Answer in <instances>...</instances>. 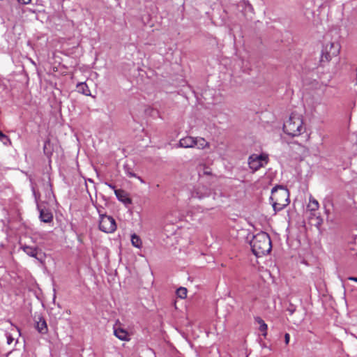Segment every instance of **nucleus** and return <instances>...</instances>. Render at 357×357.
I'll list each match as a JSON object with an SVG mask.
<instances>
[{
  "label": "nucleus",
  "mask_w": 357,
  "mask_h": 357,
  "mask_svg": "<svg viewBox=\"0 0 357 357\" xmlns=\"http://www.w3.org/2000/svg\"><path fill=\"white\" fill-rule=\"evenodd\" d=\"M77 91L83 95L86 96H91V91L87 86V84L84 82H80L77 84Z\"/></svg>",
  "instance_id": "4468645a"
},
{
  "label": "nucleus",
  "mask_w": 357,
  "mask_h": 357,
  "mask_svg": "<svg viewBox=\"0 0 357 357\" xmlns=\"http://www.w3.org/2000/svg\"><path fill=\"white\" fill-rule=\"evenodd\" d=\"M202 189L204 190V191H205L204 194L199 193V191L201 190L200 188H199L198 191L197 192V197L199 199H202V198H203L204 197H207L210 195V192L207 188L205 189L204 188H203Z\"/></svg>",
  "instance_id": "4be33fe9"
},
{
  "label": "nucleus",
  "mask_w": 357,
  "mask_h": 357,
  "mask_svg": "<svg viewBox=\"0 0 357 357\" xmlns=\"http://www.w3.org/2000/svg\"><path fill=\"white\" fill-rule=\"evenodd\" d=\"M268 162V155L266 153L260 155L252 154L249 157L248 165L250 168L256 172Z\"/></svg>",
  "instance_id": "423d86ee"
},
{
  "label": "nucleus",
  "mask_w": 357,
  "mask_h": 357,
  "mask_svg": "<svg viewBox=\"0 0 357 357\" xmlns=\"http://www.w3.org/2000/svg\"><path fill=\"white\" fill-rule=\"evenodd\" d=\"M19 3L22 4H28L30 3L31 0H17Z\"/></svg>",
  "instance_id": "a878e982"
},
{
  "label": "nucleus",
  "mask_w": 357,
  "mask_h": 357,
  "mask_svg": "<svg viewBox=\"0 0 357 357\" xmlns=\"http://www.w3.org/2000/svg\"><path fill=\"white\" fill-rule=\"evenodd\" d=\"M271 201L273 210L280 211L289 204V192L282 186L274 187L271 190Z\"/></svg>",
  "instance_id": "f03ea898"
},
{
  "label": "nucleus",
  "mask_w": 357,
  "mask_h": 357,
  "mask_svg": "<svg viewBox=\"0 0 357 357\" xmlns=\"http://www.w3.org/2000/svg\"><path fill=\"white\" fill-rule=\"evenodd\" d=\"M136 178H137L141 183H144V180L141 177L137 176Z\"/></svg>",
  "instance_id": "7c9ffc66"
},
{
  "label": "nucleus",
  "mask_w": 357,
  "mask_h": 357,
  "mask_svg": "<svg viewBox=\"0 0 357 357\" xmlns=\"http://www.w3.org/2000/svg\"><path fill=\"white\" fill-rule=\"evenodd\" d=\"M319 219V222H318V224H321V219H319V218H317Z\"/></svg>",
  "instance_id": "473e14b6"
},
{
  "label": "nucleus",
  "mask_w": 357,
  "mask_h": 357,
  "mask_svg": "<svg viewBox=\"0 0 357 357\" xmlns=\"http://www.w3.org/2000/svg\"><path fill=\"white\" fill-rule=\"evenodd\" d=\"M349 280L357 282V278H356V277H349Z\"/></svg>",
  "instance_id": "c85d7f7f"
},
{
  "label": "nucleus",
  "mask_w": 357,
  "mask_h": 357,
  "mask_svg": "<svg viewBox=\"0 0 357 357\" xmlns=\"http://www.w3.org/2000/svg\"><path fill=\"white\" fill-rule=\"evenodd\" d=\"M289 340H290V335H289V333H285V335H284L285 344H288L289 342Z\"/></svg>",
  "instance_id": "393cba45"
},
{
  "label": "nucleus",
  "mask_w": 357,
  "mask_h": 357,
  "mask_svg": "<svg viewBox=\"0 0 357 357\" xmlns=\"http://www.w3.org/2000/svg\"><path fill=\"white\" fill-rule=\"evenodd\" d=\"M36 328L41 334H45L47 332V323L42 317H39L36 321Z\"/></svg>",
  "instance_id": "9b49d317"
},
{
  "label": "nucleus",
  "mask_w": 357,
  "mask_h": 357,
  "mask_svg": "<svg viewBox=\"0 0 357 357\" xmlns=\"http://www.w3.org/2000/svg\"><path fill=\"white\" fill-rule=\"evenodd\" d=\"M288 311L289 312L290 314H292L294 312L295 309L294 308H289Z\"/></svg>",
  "instance_id": "c756f323"
},
{
  "label": "nucleus",
  "mask_w": 357,
  "mask_h": 357,
  "mask_svg": "<svg viewBox=\"0 0 357 357\" xmlns=\"http://www.w3.org/2000/svg\"><path fill=\"white\" fill-rule=\"evenodd\" d=\"M250 246L253 254L257 257L269 253L272 248L269 235L264 231L257 234L250 241Z\"/></svg>",
  "instance_id": "f257e3e1"
},
{
  "label": "nucleus",
  "mask_w": 357,
  "mask_h": 357,
  "mask_svg": "<svg viewBox=\"0 0 357 357\" xmlns=\"http://www.w3.org/2000/svg\"><path fill=\"white\" fill-rule=\"evenodd\" d=\"M32 192H33V195L35 197L36 200H37L38 199V195H37V193L36 192V190H35L34 187H32Z\"/></svg>",
  "instance_id": "bb28decb"
},
{
  "label": "nucleus",
  "mask_w": 357,
  "mask_h": 357,
  "mask_svg": "<svg viewBox=\"0 0 357 357\" xmlns=\"http://www.w3.org/2000/svg\"><path fill=\"white\" fill-rule=\"evenodd\" d=\"M40 219L42 222L49 223L53 220L52 213L47 209L40 210Z\"/></svg>",
  "instance_id": "f8f14e48"
},
{
  "label": "nucleus",
  "mask_w": 357,
  "mask_h": 357,
  "mask_svg": "<svg viewBox=\"0 0 357 357\" xmlns=\"http://www.w3.org/2000/svg\"><path fill=\"white\" fill-rule=\"evenodd\" d=\"M114 194L117 199L124 204L128 205L132 203V200L129 197L128 193L125 190L121 189L114 190Z\"/></svg>",
  "instance_id": "6e6552de"
},
{
  "label": "nucleus",
  "mask_w": 357,
  "mask_h": 357,
  "mask_svg": "<svg viewBox=\"0 0 357 357\" xmlns=\"http://www.w3.org/2000/svg\"><path fill=\"white\" fill-rule=\"evenodd\" d=\"M340 50V45L337 42L328 43L325 44L321 52V61H329L333 57H336Z\"/></svg>",
  "instance_id": "20e7f679"
},
{
  "label": "nucleus",
  "mask_w": 357,
  "mask_h": 357,
  "mask_svg": "<svg viewBox=\"0 0 357 357\" xmlns=\"http://www.w3.org/2000/svg\"><path fill=\"white\" fill-rule=\"evenodd\" d=\"M195 143H196L195 146H197L199 149H204L210 146L209 142H207L204 138L200 137H197L195 138Z\"/></svg>",
  "instance_id": "ddd939ff"
},
{
  "label": "nucleus",
  "mask_w": 357,
  "mask_h": 357,
  "mask_svg": "<svg viewBox=\"0 0 357 357\" xmlns=\"http://www.w3.org/2000/svg\"><path fill=\"white\" fill-rule=\"evenodd\" d=\"M319 208V202L313 197L310 196L309 199V204L307 206V208L311 212L317 211Z\"/></svg>",
  "instance_id": "2eb2a0df"
},
{
  "label": "nucleus",
  "mask_w": 357,
  "mask_h": 357,
  "mask_svg": "<svg viewBox=\"0 0 357 357\" xmlns=\"http://www.w3.org/2000/svg\"><path fill=\"white\" fill-rule=\"evenodd\" d=\"M125 174L129 177H137V175L132 172L131 168L128 165H123Z\"/></svg>",
  "instance_id": "412c9836"
},
{
  "label": "nucleus",
  "mask_w": 357,
  "mask_h": 357,
  "mask_svg": "<svg viewBox=\"0 0 357 357\" xmlns=\"http://www.w3.org/2000/svg\"><path fill=\"white\" fill-rule=\"evenodd\" d=\"M105 185H107L109 188H111V189H112V190H116V189H115V186H114V185H112V184H111V183H107V182H106V183H105Z\"/></svg>",
  "instance_id": "cd10ccee"
},
{
  "label": "nucleus",
  "mask_w": 357,
  "mask_h": 357,
  "mask_svg": "<svg viewBox=\"0 0 357 357\" xmlns=\"http://www.w3.org/2000/svg\"><path fill=\"white\" fill-rule=\"evenodd\" d=\"M0 141H1L4 144H6L8 142H9V138L8 137L7 135H6L5 134H3L1 130H0Z\"/></svg>",
  "instance_id": "b1692460"
},
{
  "label": "nucleus",
  "mask_w": 357,
  "mask_h": 357,
  "mask_svg": "<svg viewBox=\"0 0 357 357\" xmlns=\"http://www.w3.org/2000/svg\"><path fill=\"white\" fill-rule=\"evenodd\" d=\"M121 325L120 321L117 320L113 326L114 335L120 340L129 341L130 338L128 331Z\"/></svg>",
  "instance_id": "0eeeda50"
},
{
  "label": "nucleus",
  "mask_w": 357,
  "mask_h": 357,
  "mask_svg": "<svg viewBox=\"0 0 357 357\" xmlns=\"http://www.w3.org/2000/svg\"><path fill=\"white\" fill-rule=\"evenodd\" d=\"M256 321L259 324V329L261 332L263 333V335L264 337L266 336V334H267V329H268V326L267 324L264 322V321L260 318V317H257L255 319Z\"/></svg>",
  "instance_id": "dca6fc26"
},
{
  "label": "nucleus",
  "mask_w": 357,
  "mask_h": 357,
  "mask_svg": "<svg viewBox=\"0 0 357 357\" xmlns=\"http://www.w3.org/2000/svg\"><path fill=\"white\" fill-rule=\"evenodd\" d=\"M131 243L132 245L137 248H141L142 246V241L139 236H137L136 234H133L131 235Z\"/></svg>",
  "instance_id": "f3484780"
},
{
  "label": "nucleus",
  "mask_w": 357,
  "mask_h": 357,
  "mask_svg": "<svg viewBox=\"0 0 357 357\" xmlns=\"http://www.w3.org/2000/svg\"><path fill=\"white\" fill-rule=\"evenodd\" d=\"M21 248L29 257H34L38 261H42V259L38 257V250L36 247L23 245L21 246Z\"/></svg>",
  "instance_id": "9d476101"
},
{
  "label": "nucleus",
  "mask_w": 357,
  "mask_h": 357,
  "mask_svg": "<svg viewBox=\"0 0 357 357\" xmlns=\"http://www.w3.org/2000/svg\"><path fill=\"white\" fill-rule=\"evenodd\" d=\"M11 342H12V339H9V340H8V344H10V343H11Z\"/></svg>",
  "instance_id": "2f4dec72"
},
{
  "label": "nucleus",
  "mask_w": 357,
  "mask_h": 357,
  "mask_svg": "<svg viewBox=\"0 0 357 357\" xmlns=\"http://www.w3.org/2000/svg\"><path fill=\"white\" fill-rule=\"evenodd\" d=\"M283 130L286 134L292 137L301 135L305 131L302 116L292 113L284 123Z\"/></svg>",
  "instance_id": "7ed1b4c3"
},
{
  "label": "nucleus",
  "mask_w": 357,
  "mask_h": 357,
  "mask_svg": "<svg viewBox=\"0 0 357 357\" xmlns=\"http://www.w3.org/2000/svg\"><path fill=\"white\" fill-rule=\"evenodd\" d=\"M45 190H46V192H45L46 193V197H48L49 199L51 197H54V194H53L52 188V184H51V183L50 181V178H48V181L45 184Z\"/></svg>",
  "instance_id": "6ab92c4d"
},
{
  "label": "nucleus",
  "mask_w": 357,
  "mask_h": 357,
  "mask_svg": "<svg viewBox=\"0 0 357 357\" xmlns=\"http://www.w3.org/2000/svg\"><path fill=\"white\" fill-rule=\"evenodd\" d=\"M187 289L185 287H179L176 290V295L180 298H185L187 296Z\"/></svg>",
  "instance_id": "aec40b11"
},
{
  "label": "nucleus",
  "mask_w": 357,
  "mask_h": 357,
  "mask_svg": "<svg viewBox=\"0 0 357 357\" xmlns=\"http://www.w3.org/2000/svg\"><path fill=\"white\" fill-rule=\"evenodd\" d=\"M195 137L191 136L183 137L179 140L178 146L185 149L193 148L196 145V143H195Z\"/></svg>",
  "instance_id": "1a4fd4ad"
},
{
  "label": "nucleus",
  "mask_w": 357,
  "mask_h": 357,
  "mask_svg": "<svg viewBox=\"0 0 357 357\" xmlns=\"http://www.w3.org/2000/svg\"><path fill=\"white\" fill-rule=\"evenodd\" d=\"M43 151L46 155L50 156L52 154V149L50 140H47L44 143Z\"/></svg>",
  "instance_id": "a211bd4d"
},
{
  "label": "nucleus",
  "mask_w": 357,
  "mask_h": 357,
  "mask_svg": "<svg viewBox=\"0 0 357 357\" xmlns=\"http://www.w3.org/2000/svg\"><path fill=\"white\" fill-rule=\"evenodd\" d=\"M211 172L208 167L204 166L203 172H199V176L202 177L203 175H211Z\"/></svg>",
  "instance_id": "5701e85b"
},
{
  "label": "nucleus",
  "mask_w": 357,
  "mask_h": 357,
  "mask_svg": "<svg viewBox=\"0 0 357 357\" xmlns=\"http://www.w3.org/2000/svg\"><path fill=\"white\" fill-rule=\"evenodd\" d=\"M99 229L107 234L113 233L116 229V223L115 220L110 215L101 214L99 213Z\"/></svg>",
  "instance_id": "39448f33"
}]
</instances>
